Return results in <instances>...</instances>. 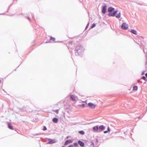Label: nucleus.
<instances>
[{
	"label": "nucleus",
	"mask_w": 147,
	"mask_h": 147,
	"mask_svg": "<svg viewBox=\"0 0 147 147\" xmlns=\"http://www.w3.org/2000/svg\"><path fill=\"white\" fill-rule=\"evenodd\" d=\"M92 144L93 145V147H94V144L93 143H92Z\"/></svg>",
	"instance_id": "27"
},
{
	"label": "nucleus",
	"mask_w": 147,
	"mask_h": 147,
	"mask_svg": "<svg viewBox=\"0 0 147 147\" xmlns=\"http://www.w3.org/2000/svg\"><path fill=\"white\" fill-rule=\"evenodd\" d=\"M51 40H52L53 41H54L55 40V39L54 38L52 37H51Z\"/></svg>",
	"instance_id": "19"
},
{
	"label": "nucleus",
	"mask_w": 147,
	"mask_h": 147,
	"mask_svg": "<svg viewBox=\"0 0 147 147\" xmlns=\"http://www.w3.org/2000/svg\"><path fill=\"white\" fill-rule=\"evenodd\" d=\"M106 6H104L103 7L102 10V12L103 13H106Z\"/></svg>",
	"instance_id": "6"
},
{
	"label": "nucleus",
	"mask_w": 147,
	"mask_h": 147,
	"mask_svg": "<svg viewBox=\"0 0 147 147\" xmlns=\"http://www.w3.org/2000/svg\"><path fill=\"white\" fill-rule=\"evenodd\" d=\"M74 145L75 146H76L78 145V144L77 143H75L74 144Z\"/></svg>",
	"instance_id": "24"
},
{
	"label": "nucleus",
	"mask_w": 147,
	"mask_h": 147,
	"mask_svg": "<svg viewBox=\"0 0 147 147\" xmlns=\"http://www.w3.org/2000/svg\"><path fill=\"white\" fill-rule=\"evenodd\" d=\"M117 13V11H115L113 12H111L108 14V15L109 16H114Z\"/></svg>",
	"instance_id": "2"
},
{
	"label": "nucleus",
	"mask_w": 147,
	"mask_h": 147,
	"mask_svg": "<svg viewBox=\"0 0 147 147\" xmlns=\"http://www.w3.org/2000/svg\"><path fill=\"white\" fill-rule=\"evenodd\" d=\"M131 32L134 34H135V35L137 34L136 31L135 30H131Z\"/></svg>",
	"instance_id": "13"
},
{
	"label": "nucleus",
	"mask_w": 147,
	"mask_h": 147,
	"mask_svg": "<svg viewBox=\"0 0 147 147\" xmlns=\"http://www.w3.org/2000/svg\"><path fill=\"white\" fill-rule=\"evenodd\" d=\"M78 143L82 147H83L84 146V143L81 141L79 140Z\"/></svg>",
	"instance_id": "8"
},
{
	"label": "nucleus",
	"mask_w": 147,
	"mask_h": 147,
	"mask_svg": "<svg viewBox=\"0 0 147 147\" xmlns=\"http://www.w3.org/2000/svg\"><path fill=\"white\" fill-rule=\"evenodd\" d=\"M105 129V127L103 125H101L99 126L98 127V130L100 131H102L104 130Z\"/></svg>",
	"instance_id": "5"
},
{
	"label": "nucleus",
	"mask_w": 147,
	"mask_h": 147,
	"mask_svg": "<svg viewBox=\"0 0 147 147\" xmlns=\"http://www.w3.org/2000/svg\"><path fill=\"white\" fill-rule=\"evenodd\" d=\"M72 141L71 140H67L65 142L64 145H68V144L71 143L72 142Z\"/></svg>",
	"instance_id": "4"
},
{
	"label": "nucleus",
	"mask_w": 147,
	"mask_h": 147,
	"mask_svg": "<svg viewBox=\"0 0 147 147\" xmlns=\"http://www.w3.org/2000/svg\"><path fill=\"white\" fill-rule=\"evenodd\" d=\"M46 129V127H45V129H44V130Z\"/></svg>",
	"instance_id": "29"
},
{
	"label": "nucleus",
	"mask_w": 147,
	"mask_h": 147,
	"mask_svg": "<svg viewBox=\"0 0 147 147\" xmlns=\"http://www.w3.org/2000/svg\"><path fill=\"white\" fill-rule=\"evenodd\" d=\"M128 28V25L125 23L123 24L121 26V28L123 29H126Z\"/></svg>",
	"instance_id": "3"
},
{
	"label": "nucleus",
	"mask_w": 147,
	"mask_h": 147,
	"mask_svg": "<svg viewBox=\"0 0 147 147\" xmlns=\"http://www.w3.org/2000/svg\"><path fill=\"white\" fill-rule=\"evenodd\" d=\"M56 142V141L55 140H50L49 141V144H51L55 143Z\"/></svg>",
	"instance_id": "9"
},
{
	"label": "nucleus",
	"mask_w": 147,
	"mask_h": 147,
	"mask_svg": "<svg viewBox=\"0 0 147 147\" xmlns=\"http://www.w3.org/2000/svg\"><path fill=\"white\" fill-rule=\"evenodd\" d=\"M95 26H96V25H95V24H92V26H91V28H93L94 27H95Z\"/></svg>",
	"instance_id": "20"
},
{
	"label": "nucleus",
	"mask_w": 147,
	"mask_h": 147,
	"mask_svg": "<svg viewBox=\"0 0 147 147\" xmlns=\"http://www.w3.org/2000/svg\"><path fill=\"white\" fill-rule=\"evenodd\" d=\"M116 17L117 18H119L120 17V13H119L116 16Z\"/></svg>",
	"instance_id": "18"
},
{
	"label": "nucleus",
	"mask_w": 147,
	"mask_h": 147,
	"mask_svg": "<svg viewBox=\"0 0 147 147\" xmlns=\"http://www.w3.org/2000/svg\"><path fill=\"white\" fill-rule=\"evenodd\" d=\"M53 122L55 123H57L58 121V119L56 118H54L53 119Z\"/></svg>",
	"instance_id": "11"
},
{
	"label": "nucleus",
	"mask_w": 147,
	"mask_h": 147,
	"mask_svg": "<svg viewBox=\"0 0 147 147\" xmlns=\"http://www.w3.org/2000/svg\"><path fill=\"white\" fill-rule=\"evenodd\" d=\"M8 127L11 130H13V129L12 126L11 125L10 123H8Z\"/></svg>",
	"instance_id": "12"
},
{
	"label": "nucleus",
	"mask_w": 147,
	"mask_h": 147,
	"mask_svg": "<svg viewBox=\"0 0 147 147\" xmlns=\"http://www.w3.org/2000/svg\"><path fill=\"white\" fill-rule=\"evenodd\" d=\"M88 26H89V23H88V24H87V26H86V28H87L88 27Z\"/></svg>",
	"instance_id": "25"
},
{
	"label": "nucleus",
	"mask_w": 147,
	"mask_h": 147,
	"mask_svg": "<svg viewBox=\"0 0 147 147\" xmlns=\"http://www.w3.org/2000/svg\"><path fill=\"white\" fill-rule=\"evenodd\" d=\"M79 133L82 135H84V132L83 131H79Z\"/></svg>",
	"instance_id": "17"
},
{
	"label": "nucleus",
	"mask_w": 147,
	"mask_h": 147,
	"mask_svg": "<svg viewBox=\"0 0 147 147\" xmlns=\"http://www.w3.org/2000/svg\"><path fill=\"white\" fill-rule=\"evenodd\" d=\"M144 74V73H142V74Z\"/></svg>",
	"instance_id": "32"
},
{
	"label": "nucleus",
	"mask_w": 147,
	"mask_h": 147,
	"mask_svg": "<svg viewBox=\"0 0 147 147\" xmlns=\"http://www.w3.org/2000/svg\"><path fill=\"white\" fill-rule=\"evenodd\" d=\"M88 105L90 108L92 109H94L96 107V105L92 102L88 103Z\"/></svg>",
	"instance_id": "1"
},
{
	"label": "nucleus",
	"mask_w": 147,
	"mask_h": 147,
	"mask_svg": "<svg viewBox=\"0 0 147 147\" xmlns=\"http://www.w3.org/2000/svg\"><path fill=\"white\" fill-rule=\"evenodd\" d=\"M98 129V127L97 126H95L94 127H93V130L94 131H95V132L97 131Z\"/></svg>",
	"instance_id": "7"
},
{
	"label": "nucleus",
	"mask_w": 147,
	"mask_h": 147,
	"mask_svg": "<svg viewBox=\"0 0 147 147\" xmlns=\"http://www.w3.org/2000/svg\"><path fill=\"white\" fill-rule=\"evenodd\" d=\"M1 82V80H0V82Z\"/></svg>",
	"instance_id": "33"
},
{
	"label": "nucleus",
	"mask_w": 147,
	"mask_h": 147,
	"mask_svg": "<svg viewBox=\"0 0 147 147\" xmlns=\"http://www.w3.org/2000/svg\"><path fill=\"white\" fill-rule=\"evenodd\" d=\"M110 131V128L109 127H108L107 129V131H104V133L105 134L107 133Z\"/></svg>",
	"instance_id": "16"
},
{
	"label": "nucleus",
	"mask_w": 147,
	"mask_h": 147,
	"mask_svg": "<svg viewBox=\"0 0 147 147\" xmlns=\"http://www.w3.org/2000/svg\"><path fill=\"white\" fill-rule=\"evenodd\" d=\"M142 79H143L144 80H145L146 79V77L145 76H144L142 77Z\"/></svg>",
	"instance_id": "22"
},
{
	"label": "nucleus",
	"mask_w": 147,
	"mask_h": 147,
	"mask_svg": "<svg viewBox=\"0 0 147 147\" xmlns=\"http://www.w3.org/2000/svg\"><path fill=\"white\" fill-rule=\"evenodd\" d=\"M82 105V106H83V107H84V105L83 104V105Z\"/></svg>",
	"instance_id": "30"
},
{
	"label": "nucleus",
	"mask_w": 147,
	"mask_h": 147,
	"mask_svg": "<svg viewBox=\"0 0 147 147\" xmlns=\"http://www.w3.org/2000/svg\"><path fill=\"white\" fill-rule=\"evenodd\" d=\"M145 76H146V77L147 78V73H146L145 74Z\"/></svg>",
	"instance_id": "26"
},
{
	"label": "nucleus",
	"mask_w": 147,
	"mask_h": 147,
	"mask_svg": "<svg viewBox=\"0 0 147 147\" xmlns=\"http://www.w3.org/2000/svg\"><path fill=\"white\" fill-rule=\"evenodd\" d=\"M114 9L112 7H110L108 8V11L109 12H113Z\"/></svg>",
	"instance_id": "10"
},
{
	"label": "nucleus",
	"mask_w": 147,
	"mask_h": 147,
	"mask_svg": "<svg viewBox=\"0 0 147 147\" xmlns=\"http://www.w3.org/2000/svg\"><path fill=\"white\" fill-rule=\"evenodd\" d=\"M70 97L72 100H73V101L75 100L76 98H75V96H74L73 95H71V96Z\"/></svg>",
	"instance_id": "14"
},
{
	"label": "nucleus",
	"mask_w": 147,
	"mask_h": 147,
	"mask_svg": "<svg viewBox=\"0 0 147 147\" xmlns=\"http://www.w3.org/2000/svg\"><path fill=\"white\" fill-rule=\"evenodd\" d=\"M68 147H74V146L72 145H70L68 146Z\"/></svg>",
	"instance_id": "23"
},
{
	"label": "nucleus",
	"mask_w": 147,
	"mask_h": 147,
	"mask_svg": "<svg viewBox=\"0 0 147 147\" xmlns=\"http://www.w3.org/2000/svg\"><path fill=\"white\" fill-rule=\"evenodd\" d=\"M138 90V87L136 86H134L133 88V90L135 91L137 90Z\"/></svg>",
	"instance_id": "15"
},
{
	"label": "nucleus",
	"mask_w": 147,
	"mask_h": 147,
	"mask_svg": "<svg viewBox=\"0 0 147 147\" xmlns=\"http://www.w3.org/2000/svg\"><path fill=\"white\" fill-rule=\"evenodd\" d=\"M54 111L57 113L58 114L59 112V110H57Z\"/></svg>",
	"instance_id": "21"
},
{
	"label": "nucleus",
	"mask_w": 147,
	"mask_h": 147,
	"mask_svg": "<svg viewBox=\"0 0 147 147\" xmlns=\"http://www.w3.org/2000/svg\"><path fill=\"white\" fill-rule=\"evenodd\" d=\"M62 147H65V146H63Z\"/></svg>",
	"instance_id": "31"
},
{
	"label": "nucleus",
	"mask_w": 147,
	"mask_h": 147,
	"mask_svg": "<svg viewBox=\"0 0 147 147\" xmlns=\"http://www.w3.org/2000/svg\"><path fill=\"white\" fill-rule=\"evenodd\" d=\"M46 129V127H45V129H44V130Z\"/></svg>",
	"instance_id": "28"
}]
</instances>
